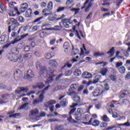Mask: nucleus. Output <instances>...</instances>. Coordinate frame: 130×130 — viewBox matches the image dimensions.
Wrapping results in <instances>:
<instances>
[{"label": "nucleus", "instance_id": "21", "mask_svg": "<svg viewBox=\"0 0 130 130\" xmlns=\"http://www.w3.org/2000/svg\"><path fill=\"white\" fill-rule=\"evenodd\" d=\"M78 88V85L77 84H72L70 85V88L69 89V91H74V90H76Z\"/></svg>", "mask_w": 130, "mask_h": 130}, {"label": "nucleus", "instance_id": "37", "mask_svg": "<svg viewBox=\"0 0 130 130\" xmlns=\"http://www.w3.org/2000/svg\"><path fill=\"white\" fill-rule=\"evenodd\" d=\"M93 55L94 56H95V57H98V56H102V55H104V53L95 52L93 53Z\"/></svg>", "mask_w": 130, "mask_h": 130}, {"label": "nucleus", "instance_id": "57", "mask_svg": "<svg viewBox=\"0 0 130 130\" xmlns=\"http://www.w3.org/2000/svg\"><path fill=\"white\" fill-rule=\"evenodd\" d=\"M18 32L17 33H16V32L15 31H13L12 33H11V36L12 37H13V38H16L17 36H18Z\"/></svg>", "mask_w": 130, "mask_h": 130}, {"label": "nucleus", "instance_id": "35", "mask_svg": "<svg viewBox=\"0 0 130 130\" xmlns=\"http://www.w3.org/2000/svg\"><path fill=\"white\" fill-rule=\"evenodd\" d=\"M39 34L41 38H44L47 36V34L44 31H40Z\"/></svg>", "mask_w": 130, "mask_h": 130}, {"label": "nucleus", "instance_id": "9", "mask_svg": "<svg viewBox=\"0 0 130 130\" xmlns=\"http://www.w3.org/2000/svg\"><path fill=\"white\" fill-rule=\"evenodd\" d=\"M82 77L84 79H91L92 78V75L88 72H85L82 74Z\"/></svg>", "mask_w": 130, "mask_h": 130}, {"label": "nucleus", "instance_id": "24", "mask_svg": "<svg viewBox=\"0 0 130 130\" xmlns=\"http://www.w3.org/2000/svg\"><path fill=\"white\" fill-rule=\"evenodd\" d=\"M62 28L61 27V26H58V25H55L52 28H46V30H55V31H58L59 30H60V28Z\"/></svg>", "mask_w": 130, "mask_h": 130}, {"label": "nucleus", "instance_id": "60", "mask_svg": "<svg viewBox=\"0 0 130 130\" xmlns=\"http://www.w3.org/2000/svg\"><path fill=\"white\" fill-rule=\"evenodd\" d=\"M51 57H52L51 54L47 53L46 54L45 58H46V59H50Z\"/></svg>", "mask_w": 130, "mask_h": 130}, {"label": "nucleus", "instance_id": "40", "mask_svg": "<svg viewBox=\"0 0 130 130\" xmlns=\"http://www.w3.org/2000/svg\"><path fill=\"white\" fill-rule=\"evenodd\" d=\"M31 57H32V53H27L24 56V58L25 59H29Z\"/></svg>", "mask_w": 130, "mask_h": 130}, {"label": "nucleus", "instance_id": "29", "mask_svg": "<svg viewBox=\"0 0 130 130\" xmlns=\"http://www.w3.org/2000/svg\"><path fill=\"white\" fill-rule=\"evenodd\" d=\"M72 29L73 30V32H74V33H75V35H76V36H77V37H78L79 39H80V40H81V37H80L79 32L77 30H76V26H73L72 27Z\"/></svg>", "mask_w": 130, "mask_h": 130}, {"label": "nucleus", "instance_id": "6", "mask_svg": "<svg viewBox=\"0 0 130 130\" xmlns=\"http://www.w3.org/2000/svg\"><path fill=\"white\" fill-rule=\"evenodd\" d=\"M28 9V4L27 3H23L20 5L19 12L21 13H25V11Z\"/></svg>", "mask_w": 130, "mask_h": 130}, {"label": "nucleus", "instance_id": "7", "mask_svg": "<svg viewBox=\"0 0 130 130\" xmlns=\"http://www.w3.org/2000/svg\"><path fill=\"white\" fill-rule=\"evenodd\" d=\"M49 64L53 68V69H54L57 67L58 64L57 63V61L55 59H52L50 60L49 62Z\"/></svg>", "mask_w": 130, "mask_h": 130}, {"label": "nucleus", "instance_id": "42", "mask_svg": "<svg viewBox=\"0 0 130 130\" xmlns=\"http://www.w3.org/2000/svg\"><path fill=\"white\" fill-rule=\"evenodd\" d=\"M15 5H16V3L14 2H11L9 3V7L11 9L14 8L15 7Z\"/></svg>", "mask_w": 130, "mask_h": 130}, {"label": "nucleus", "instance_id": "31", "mask_svg": "<svg viewBox=\"0 0 130 130\" xmlns=\"http://www.w3.org/2000/svg\"><path fill=\"white\" fill-rule=\"evenodd\" d=\"M107 72H108V70L104 68L101 70V74L102 75V76H106Z\"/></svg>", "mask_w": 130, "mask_h": 130}, {"label": "nucleus", "instance_id": "61", "mask_svg": "<svg viewBox=\"0 0 130 130\" xmlns=\"http://www.w3.org/2000/svg\"><path fill=\"white\" fill-rule=\"evenodd\" d=\"M39 29V26L35 25L32 27V31H37Z\"/></svg>", "mask_w": 130, "mask_h": 130}, {"label": "nucleus", "instance_id": "3", "mask_svg": "<svg viewBox=\"0 0 130 130\" xmlns=\"http://www.w3.org/2000/svg\"><path fill=\"white\" fill-rule=\"evenodd\" d=\"M49 86H50L49 85H48L46 87H45V88L43 90L39 91L38 92V94L40 95L39 100H35L32 103L33 105H36V104H38V103H40L41 102H42V101H43V99H44V96H43V95L44 94V92L48 90V88H49Z\"/></svg>", "mask_w": 130, "mask_h": 130}, {"label": "nucleus", "instance_id": "46", "mask_svg": "<svg viewBox=\"0 0 130 130\" xmlns=\"http://www.w3.org/2000/svg\"><path fill=\"white\" fill-rule=\"evenodd\" d=\"M74 3V0H67L66 1V6L67 7H69L70 5H72Z\"/></svg>", "mask_w": 130, "mask_h": 130}, {"label": "nucleus", "instance_id": "8", "mask_svg": "<svg viewBox=\"0 0 130 130\" xmlns=\"http://www.w3.org/2000/svg\"><path fill=\"white\" fill-rule=\"evenodd\" d=\"M59 25L60 26L61 28H70L69 23L66 22L64 20H62V21L59 22Z\"/></svg>", "mask_w": 130, "mask_h": 130}, {"label": "nucleus", "instance_id": "12", "mask_svg": "<svg viewBox=\"0 0 130 130\" xmlns=\"http://www.w3.org/2000/svg\"><path fill=\"white\" fill-rule=\"evenodd\" d=\"M8 41V37L6 36L0 37V44H4Z\"/></svg>", "mask_w": 130, "mask_h": 130}, {"label": "nucleus", "instance_id": "17", "mask_svg": "<svg viewBox=\"0 0 130 130\" xmlns=\"http://www.w3.org/2000/svg\"><path fill=\"white\" fill-rule=\"evenodd\" d=\"M102 78V76L101 75H96L95 77V79L93 80L92 81V84H97L98 82L99 81V80Z\"/></svg>", "mask_w": 130, "mask_h": 130}, {"label": "nucleus", "instance_id": "16", "mask_svg": "<svg viewBox=\"0 0 130 130\" xmlns=\"http://www.w3.org/2000/svg\"><path fill=\"white\" fill-rule=\"evenodd\" d=\"M72 7H59L57 9V12L59 13V12H62V11H64V10H70L71 9Z\"/></svg>", "mask_w": 130, "mask_h": 130}, {"label": "nucleus", "instance_id": "1", "mask_svg": "<svg viewBox=\"0 0 130 130\" xmlns=\"http://www.w3.org/2000/svg\"><path fill=\"white\" fill-rule=\"evenodd\" d=\"M37 69L40 70L41 74L44 75V77L48 78L47 81L45 82L46 84H49L51 83L53 80V77H55V75L53 74L54 73V70L49 71V73L47 72V69L45 67H41V63L40 62H37Z\"/></svg>", "mask_w": 130, "mask_h": 130}, {"label": "nucleus", "instance_id": "53", "mask_svg": "<svg viewBox=\"0 0 130 130\" xmlns=\"http://www.w3.org/2000/svg\"><path fill=\"white\" fill-rule=\"evenodd\" d=\"M122 64H123L122 62H117L116 64V68L117 69H118V68H119V67H121Z\"/></svg>", "mask_w": 130, "mask_h": 130}, {"label": "nucleus", "instance_id": "27", "mask_svg": "<svg viewBox=\"0 0 130 130\" xmlns=\"http://www.w3.org/2000/svg\"><path fill=\"white\" fill-rule=\"evenodd\" d=\"M60 104H61L63 107H66V106L68 105V100L64 99L62 101L60 102Z\"/></svg>", "mask_w": 130, "mask_h": 130}, {"label": "nucleus", "instance_id": "56", "mask_svg": "<svg viewBox=\"0 0 130 130\" xmlns=\"http://www.w3.org/2000/svg\"><path fill=\"white\" fill-rule=\"evenodd\" d=\"M93 16V13L90 12L86 18V20H90L91 18H92V16Z\"/></svg>", "mask_w": 130, "mask_h": 130}, {"label": "nucleus", "instance_id": "43", "mask_svg": "<svg viewBox=\"0 0 130 130\" xmlns=\"http://www.w3.org/2000/svg\"><path fill=\"white\" fill-rule=\"evenodd\" d=\"M17 116H20V113L12 114V115H9L10 118H12V117L16 118Z\"/></svg>", "mask_w": 130, "mask_h": 130}, {"label": "nucleus", "instance_id": "47", "mask_svg": "<svg viewBox=\"0 0 130 130\" xmlns=\"http://www.w3.org/2000/svg\"><path fill=\"white\" fill-rule=\"evenodd\" d=\"M21 89V92L24 93H27L29 91V89L27 87H20Z\"/></svg>", "mask_w": 130, "mask_h": 130}, {"label": "nucleus", "instance_id": "41", "mask_svg": "<svg viewBox=\"0 0 130 130\" xmlns=\"http://www.w3.org/2000/svg\"><path fill=\"white\" fill-rule=\"evenodd\" d=\"M27 29H28V27L24 26V27H21L19 28V30H18V34H19L20 32L23 30V31H27Z\"/></svg>", "mask_w": 130, "mask_h": 130}, {"label": "nucleus", "instance_id": "63", "mask_svg": "<svg viewBox=\"0 0 130 130\" xmlns=\"http://www.w3.org/2000/svg\"><path fill=\"white\" fill-rule=\"evenodd\" d=\"M107 123L105 122H103L101 124V127L103 128V127H106L107 126Z\"/></svg>", "mask_w": 130, "mask_h": 130}, {"label": "nucleus", "instance_id": "32", "mask_svg": "<svg viewBox=\"0 0 130 130\" xmlns=\"http://www.w3.org/2000/svg\"><path fill=\"white\" fill-rule=\"evenodd\" d=\"M47 9L51 11H52V9H53V3H52V2H49L47 5Z\"/></svg>", "mask_w": 130, "mask_h": 130}, {"label": "nucleus", "instance_id": "22", "mask_svg": "<svg viewBox=\"0 0 130 130\" xmlns=\"http://www.w3.org/2000/svg\"><path fill=\"white\" fill-rule=\"evenodd\" d=\"M66 93L68 95V96H74V97L76 95H77L76 92H75V91H74V90H69L68 92H67Z\"/></svg>", "mask_w": 130, "mask_h": 130}, {"label": "nucleus", "instance_id": "13", "mask_svg": "<svg viewBox=\"0 0 130 130\" xmlns=\"http://www.w3.org/2000/svg\"><path fill=\"white\" fill-rule=\"evenodd\" d=\"M26 78L30 79V78H34V73L31 70H29L27 72Z\"/></svg>", "mask_w": 130, "mask_h": 130}, {"label": "nucleus", "instance_id": "54", "mask_svg": "<svg viewBox=\"0 0 130 130\" xmlns=\"http://www.w3.org/2000/svg\"><path fill=\"white\" fill-rule=\"evenodd\" d=\"M89 2H90V0L86 1V2L84 4V6L82 7H81L82 10H83V9H85V8H86V6H87V5H88V4H89Z\"/></svg>", "mask_w": 130, "mask_h": 130}, {"label": "nucleus", "instance_id": "44", "mask_svg": "<svg viewBox=\"0 0 130 130\" xmlns=\"http://www.w3.org/2000/svg\"><path fill=\"white\" fill-rule=\"evenodd\" d=\"M102 119H103V120H104V121H109V120H110L109 118H108V117H107V115H104L102 117Z\"/></svg>", "mask_w": 130, "mask_h": 130}, {"label": "nucleus", "instance_id": "18", "mask_svg": "<svg viewBox=\"0 0 130 130\" xmlns=\"http://www.w3.org/2000/svg\"><path fill=\"white\" fill-rule=\"evenodd\" d=\"M102 93V90H100V89H96L93 92V95L94 97H97L99 96Z\"/></svg>", "mask_w": 130, "mask_h": 130}, {"label": "nucleus", "instance_id": "19", "mask_svg": "<svg viewBox=\"0 0 130 130\" xmlns=\"http://www.w3.org/2000/svg\"><path fill=\"white\" fill-rule=\"evenodd\" d=\"M128 94V91L127 90H124L123 91H121L120 92V94L119 95L120 99H121V98H124L125 95Z\"/></svg>", "mask_w": 130, "mask_h": 130}, {"label": "nucleus", "instance_id": "49", "mask_svg": "<svg viewBox=\"0 0 130 130\" xmlns=\"http://www.w3.org/2000/svg\"><path fill=\"white\" fill-rule=\"evenodd\" d=\"M56 121H58V120L54 118L49 119L48 120V122L51 123V122H55Z\"/></svg>", "mask_w": 130, "mask_h": 130}, {"label": "nucleus", "instance_id": "51", "mask_svg": "<svg viewBox=\"0 0 130 130\" xmlns=\"http://www.w3.org/2000/svg\"><path fill=\"white\" fill-rule=\"evenodd\" d=\"M118 125L121 126V125H124V126H130V123L128 122H126L122 124H118Z\"/></svg>", "mask_w": 130, "mask_h": 130}, {"label": "nucleus", "instance_id": "11", "mask_svg": "<svg viewBox=\"0 0 130 130\" xmlns=\"http://www.w3.org/2000/svg\"><path fill=\"white\" fill-rule=\"evenodd\" d=\"M28 34H26L25 35H22L21 36L20 39H18V38H16L12 42V44H15V43H17V42H19V41H21V39H23V38H25V37H27L28 36Z\"/></svg>", "mask_w": 130, "mask_h": 130}, {"label": "nucleus", "instance_id": "10", "mask_svg": "<svg viewBox=\"0 0 130 130\" xmlns=\"http://www.w3.org/2000/svg\"><path fill=\"white\" fill-rule=\"evenodd\" d=\"M43 16H45L46 17L51 14V10H50L48 9H44L42 11Z\"/></svg>", "mask_w": 130, "mask_h": 130}, {"label": "nucleus", "instance_id": "62", "mask_svg": "<svg viewBox=\"0 0 130 130\" xmlns=\"http://www.w3.org/2000/svg\"><path fill=\"white\" fill-rule=\"evenodd\" d=\"M110 78L111 80L112 81H116V76L114 75H111L110 76Z\"/></svg>", "mask_w": 130, "mask_h": 130}, {"label": "nucleus", "instance_id": "34", "mask_svg": "<svg viewBox=\"0 0 130 130\" xmlns=\"http://www.w3.org/2000/svg\"><path fill=\"white\" fill-rule=\"evenodd\" d=\"M74 101L76 103H80L81 102V98L76 94V95L74 97Z\"/></svg>", "mask_w": 130, "mask_h": 130}, {"label": "nucleus", "instance_id": "36", "mask_svg": "<svg viewBox=\"0 0 130 130\" xmlns=\"http://www.w3.org/2000/svg\"><path fill=\"white\" fill-rule=\"evenodd\" d=\"M115 49H114V47H112L110 51H109L107 53H110V56L112 57L113 55H114V51Z\"/></svg>", "mask_w": 130, "mask_h": 130}, {"label": "nucleus", "instance_id": "14", "mask_svg": "<svg viewBox=\"0 0 130 130\" xmlns=\"http://www.w3.org/2000/svg\"><path fill=\"white\" fill-rule=\"evenodd\" d=\"M17 27L18 26H15V25L14 24L9 26L8 27V33H11V30H12L13 31H17L18 29Z\"/></svg>", "mask_w": 130, "mask_h": 130}, {"label": "nucleus", "instance_id": "52", "mask_svg": "<svg viewBox=\"0 0 130 130\" xmlns=\"http://www.w3.org/2000/svg\"><path fill=\"white\" fill-rule=\"evenodd\" d=\"M72 71L71 70H68V71H67L65 72L64 75L69 76H71V75H72Z\"/></svg>", "mask_w": 130, "mask_h": 130}, {"label": "nucleus", "instance_id": "58", "mask_svg": "<svg viewBox=\"0 0 130 130\" xmlns=\"http://www.w3.org/2000/svg\"><path fill=\"white\" fill-rule=\"evenodd\" d=\"M56 129H57V130H63V129H64L63 125H59L57 126Z\"/></svg>", "mask_w": 130, "mask_h": 130}, {"label": "nucleus", "instance_id": "39", "mask_svg": "<svg viewBox=\"0 0 130 130\" xmlns=\"http://www.w3.org/2000/svg\"><path fill=\"white\" fill-rule=\"evenodd\" d=\"M1 97L3 99H8V98H10V97H11V95L8 93L3 94H2Z\"/></svg>", "mask_w": 130, "mask_h": 130}, {"label": "nucleus", "instance_id": "5", "mask_svg": "<svg viewBox=\"0 0 130 130\" xmlns=\"http://www.w3.org/2000/svg\"><path fill=\"white\" fill-rule=\"evenodd\" d=\"M23 77V73H22V71L20 70H16L14 73V78L16 79V80H19L21 79Z\"/></svg>", "mask_w": 130, "mask_h": 130}, {"label": "nucleus", "instance_id": "59", "mask_svg": "<svg viewBox=\"0 0 130 130\" xmlns=\"http://www.w3.org/2000/svg\"><path fill=\"white\" fill-rule=\"evenodd\" d=\"M46 3L44 2H43L41 3L40 4V6H41V7L43 9H44V8H46Z\"/></svg>", "mask_w": 130, "mask_h": 130}, {"label": "nucleus", "instance_id": "64", "mask_svg": "<svg viewBox=\"0 0 130 130\" xmlns=\"http://www.w3.org/2000/svg\"><path fill=\"white\" fill-rule=\"evenodd\" d=\"M49 21H54L55 20V17L54 16H51L48 18Z\"/></svg>", "mask_w": 130, "mask_h": 130}, {"label": "nucleus", "instance_id": "23", "mask_svg": "<svg viewBox=\"0 0 130 130\" xmlns=\"http://www.w3.org/2000/svg\"><path fill=\"white\" fill-rule=\"evenodd\" d=\"M63 47L64 48V52L68 53V50L70 49V44L68 42H66L64 44Z\"/></svg>", "mask_w": 130, "mask_h": 130}, {"label": "nucleus", "instance_id": "45", "mask_svg": "<svg viewBox=\"0 0 130 130\" xmlns=\"http://www.w3.org/2000/svg\"><path fill=\"white\" fill-rule=\"evenodd\" d=\"M99 123V121L95 120L92 123V125H93V126H98Z\"/></svg>", "mask_w": 130, "mask_h": 130}, {"label": "nucleus", "instance_id": "20", "mask_svg": "<svg viewBox=\"0 0 130 130\" xmlns=\"http://www.w3.org/2000/svg\"><path fill=\"white\" fill-rule=\"evenodd\" d=\"M10 22H11V23H13V24L12 25H14V26H16L17 27H18V26H19L18 21L14 18H12L10 19Z\"/></svg>", "mask_w": 130, "mask_h": 130}, {"label": "nucleus", "instance_id": "15", "mask_svg": "<svg viewBox=\"0 0 130 130\" xmlns=\"http://www.w3.org/2000/svg\"><path fill=\"white\" fill-rule=\"evenodd\" d=\"M32 15H33V14L32 13V9H27L26 12H25L26 17H27V18H31Z\"/></svg>", "mask_w": 130, "mask_h": 130}, {"label": "nucleus", "instance_id": "33", "mask_svg": "<svg viewBox=\"0 0 130 130\" xmlns=\"http://www.w3.org/2000/svg\"><path fill=\"white\" fill-rule=\"evenodd\" d=\"M92 2H94V0H91L90 3H88V6L85 9V12H88V11L91 9L92 6H93V4H92Z\"/></svg>", "mask_w": 130, "mask_h": 130}, {"label": "nucleus", "instance_id": "30", "mask_svg": "<svg viewBox=\"0 0 130 130\" xmlns=\"http://www.w3.org/2000/svg\"><path fill=\"white\" fill-rule=\"evenodd\" d=\"M118 71L120 73V74H124L125 73V68L122 66L118 68Z\"/></svg>", "mask_w": 130, "mask_h": 130}, {"label": "nucleus", "instance_id": "26", "mask_svg": "<svg viewBox=\"0 0 130 130\" xmlns=\"http://www.w3.org/2000/svg\"><path fill=\"white\" fill-rule=\"evenodd\" d=\"M52 104H55V101L52 100L50 101L49 102H47L46 103H45V106L46 107H49L50 105H52Z\"/></svg>", "mask_w": 130, "mask_h": 130}, {"label": "nucleus", "instance_id": "25", "mask_svg": "<svg viewBox=\"0 0 130 130\" xmlns=\"http://www.w3.org/2000/svg\"><path fill=\"white\" fill-rule=\"evenodd\" d=\"M28 105H29L28 103H24L22 104L20 107H19L18 110H22V109L27 110V109H26V107H27Z\"/></svg>", "mask_w": 130, "mask_h": 130}, {"label": "nucleus", "instance_id": "28", "mask_svg": "<svg viewBox=\"0 0 130 130\" xmlns=\"http://www.w3.org/2000/svg\"><path fill=\"white\" fill-rule=\"evenodd\" d=\"M82 74V71L80 69H76L74 72V76L78 77Z\"/></svg>", "mask_w": 130, "mask_h": 130}, {"label": "nucleus", "instance_id": "48", "mask_svg": "<svg viewBox=\"0 0 130 130\" xmlns=\"http://www.w3.org/2000/svg\"><path fill=\"white\" fill-rule=\"evenodd\" d=\"M18 21L20 23H24L25 19H24V17H23L22 16H20L18 17Z\"/></svg>", "mask_w": 130, "mask_h": 130}, {"label": "nucleus", "instance_id": "38", "mask_svg": "<svg viewBox=\"0 0 130 130\" xmlns=\"http://www.w3.org/2000/svg\"><path fill=\"white\" fill-rule=\"evenodd\" d=\"M0 9L1 10V11H0L1 13H4V12H6L7 11L6 7H5V5L3 4L0 5Z\"/></svg>", "mask_w": 130, "mask_h": 130}, {"label": "nucleus", "instance_id": "4", "mask_svg": "<svg viewBox=\"0 0 130 130\" xmlns=\"http://www.w3.org/2000/svg\"><path fill=\"white\" fill-rule=\"evenodd\" d=\"M38 114H39V110L36 108L29 111V116L32 119H35L38 117Z\"/></svg>", "mask_w": 130, "mask_h": 130}, {"label": "nucleus", "instance_id": "2", "mask_svg": "<svg viewBox=\"0 0 130 130\" xmlns=\"http://www.w3.org/2000/svg\"><path fill=\"white\" fill-rule=\"evenodd\" d=\"M12 53L8 55V57L10 60L13 62H17L19 60V62H23V58L20 56L18 58V55L19 54V50L16 48L11 49Z\"/></svg>", "mask_w": 130, "mask_h": 130}, {"label": "nucleus", "instance_id": "55", "mask_svg": "<svg viewBox=\"0 0 130 130\" xmlns=\"http://www.w3.org/2000/svg\"><path fill=\"white\" fill-rule=\"evenodd\" d=\"M24 50L25 52H28V51H30V46H25L24 47Z\"/></svg>", "mask_w": 130, "mask_h": 130}, {"label": "nucleus", "instance_id": "50", "mask_svg": "<svg viewBox=\"0 0 130 130\" xmlns=\"http://www.w3.org/2000/svg\"><path fill=\"white\" fill-rule=\"evenodd\" d=\"M77 112L78 113H80V114H84L85 113V112L84 111V109L78 108L77 109Z\"/></svg>", "mask_w": 130, "mask_h": 130}]
</instances>
